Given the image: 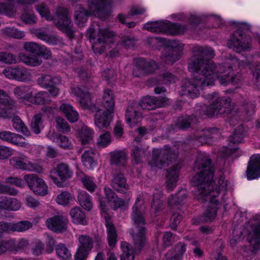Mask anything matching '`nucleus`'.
<instances>
[{"instance_id": "f257e3e1", "label": "nucleus", "mask_w": 260, "mask_h": 260, "mask_svg": "<svg viewBox=\"0 0 260 260\" xmlns=\"http://www.w3.org/2000/svg\"><path fill=\"white\" fill-rule=\"evenodd\" d=\"M214 51L208 47L195 46L192 48L188 68L191 73H196L191 78H184L181 81L180 94L191 99L197 97L200 89L214 84V68L213 61Z\"/></svg>"}, {"instance_id": "f03ea898", "label": "nucleus", "mask_w": 260, "mask_h": 260, "mask_svg": "<svg viewBox=\"0 0 260 260\" xmlns=\"http://www.w3.org/2000/svg\"><path fill=\"white\" fill-rule=\"evenodd\" d=\"M140 199L138 198L133 207L132 218L134 227L129 230V234L133 240L134 249L129 243L122 242L121 247L123 253L120 255V260H134L135 255L139 254L146 242V219L144 217L142 206L139 204Z\"/></svg>"}, {"instance_id": "7ed1b4c3", "label": "nucleus", "mask_w": 260, "mask_h": 260, "mask_svg": "<svg viewBox=\"0 0 260 260\" xmlns=\"http://www.w3.org/2000/svg\"><path fill=\"white\" fill-rule=\"evenodd\" d=\"M194 171L198 172L192 178V185L198 190L216 189L213 181L214 169L211 165V160L206 154L198 153L193 166Z\"/></svg>"}, {"instance_id": "20e7f679", "label": "nucleus", "mask_w": 260, "mask_h": 260, "mask_svg": "<svg viewBox=\"0 0 260 260\" xmlns=\"http://www.w3.org/2000/svg\"><path fill=\"white\" fill-rule=\"evenodd\" d=\"M114 34L107 29L100 28L97 33L93 28H89L86 37L92 43L93 52L96 55L102 54L106 49L107 45L113 44Z\"/></svg>"}, {"instance_id": "39448f33", "label": "nucleus", "mask_w": 260, "mask_h": 260, "mask_svg": "<svg viewBox=\"0 0 260 260\" xmlns=\"http://www.w3.org/2000/svg\"><path fill=\"white\" fill-rule=\"evenodd\" d=\"M249 28L247 24L241 23L228 41L227 45L229 48L237 53L250 51L252 48L251 39L246 34Z\"/></svg>"}, {"instance_id": "423d86ee", "label": "nucleus", "mask_w": 260, "mask_h": 260, "mask_svg": "<svg viewBox=\"0 0 260 260\" xmlns=\"http://www.w3.org/2000/svg\"><path fill=\"white\" fill-rule=\"evenodd\" d=\"M197 194L199 196L198 200L202 203L209 201V205L200 217V220L202 222L212 221L215 218L218 210L219 201L215 198V196L218 194V192L216 190L214 191V189H208L203 190V192L198 190Z\"/></svg>"}, {"instance_id": "0eeeda50", "label": "nucleus", "mask_w": 260, "mask_h": 260, "mask_svg": "<svg viewBox=\"0 0 260 260\" xmlns=\"http://www.w3.org/2000/svg\"><path fill=\"white\" fill-rule=\"evenodd\" d=\"M144 28L152 32L168 33L172 35L181 34L186 29L184 25L177 23H171L167 20L148 22L144 26Z\"/></svg>"}, {"instance_id": "6e6552de", "label": "nucleus", "mask_w": 260, "mask_h": 260, "mask_svg": "<svg viewBox=\"0 0 260 260\" xmlns=\"http://www.w3.org/2000/svg\"><path fill=\"white\" fill-rule=\"evenodd\" d=\"M57 19L54 20L55 25L70 40L75 38V30L71 19L68 17L67 9L59 7L56 10Z\"/></svg>"}, {"instance_id": "1a4fd4ad", "label": "nucleus", "mask_w": 260, "mask_h": 260, "mask_svg": "<svg viewBox=\"0 0 260 260\" xmlns=\"http://www.w3.org/2000/svg\"><path fill=\"white\" fill-rule=\"evenodd\" d=\"M177 155L178 153L173 149L166 145L164 149L161 150L153 149L150 163L152 165L161 169L175 160Z\"/></svg>"}, {"instance_id": "9d476101", "label": "nucleus", "mask_w": 260, "mask_h": 260, "mask_svg": "<svg viewBox=\"0 0 260 260\" xmlns=\"http://www.w3.org/2000/svg\"><path fill=\"white\" fill-rule=\"evenodd\" d=\"M233 63L231 62V60L220 64L218 67H216L213 62V67L215 69L214 81L215 78H217L220 84L226 85L229 83H236L239 79L237 78V76H233Z\"/></svg>"}, {"instance_id": "9b49d317", "label": "nucleus", "mask_w": 260, "mask_h": 260, "mask_svg": "<svg viewBox=\"0 0 260 260\" xmlns=\"http://www.w3.org/2000/svg\"><path fill=\"white\" fill-rule=\"evenodd\" d=\"M73 172L68 165L64 163L59 164L56 169L51 171L49 177L59 187L64 186V182L71 178Z\"/></svg>"}, {"instance_id": "f8f14e48", "label": "nucleus", "mask_w": 260, "mask_h": 260, "mask_svg": "<svg viewBox=\"0 0 260 260\" xmlns=\"http://www.w3.org/2000/svg\"><path fill=\"white\" fill-rule=\"evenodd\" d=\"M23 179L29 189L37 195L44 196L48 194V187L45 181L36 174L24 175Z\"/></svg>"}, {"instance_id": "ddd939ff", "label": "nucleus", "mask_w": 260, "mask_h": 260, "mask_svg": "<svg viewBox=\"0 0 260 260\" xmlns=\"http://www.w3.org/2000/svg\"><path fill=\"white\" fill-rule=\"evenodd\" d=\"M207 99L212 101V103L216 108L217 112L220 114H230L232 112L231 105V99L228 97H219L217 93H212L203 95Z\"/></svg>"}, {"instance_id": "4468645a", "label": "nucleus", "mask_w": 260, "mask_h": 260, "mask_svg": "<svg viewBox=\"0 0 260 260\" xmlns=\"http://www.w3.org/2000/svg\"><path fill=\"white\" fill-rule=\"evenodd\" d=\"M37 83L41 87L49 88V92L53 96H57L59 91V89L56 87L60 83V78L57 77H52L49 75L42 74L37 79Z\"/></svg>"}, {"instance_id": "2eb2a0df", "label": "nucleus", "mask_w": 260, "mask_h": 260, "mask_svg": "<svg viewBox=\"0 0 260 260\" xmlns=\"http://www.w3.org/2000/svg\"><path fill=\"white\" fill-rule=\"evenodd\" d=\"M72 92L78 98V101L81 107L83 109H88L95 111L98 110V107L92 103L89 92L80 87H73L71 88Z\"/></svg>"}, {"instance_id": "dca6fc26", "label": "nucleus", "mask_w": 260, "mask_h": 260, "mask_svg": "<svg viewBox=\"0 0 260 260\" xmlns=\"http://www.w3.org/2000/svg\"><path fill=\"white\" fill-rule=\"evenodd\" d=\"M112 0H87L90 11L96 12L101 19H105L110 13V6Z\"/></svg>"}, {"instance_id": "f3484780", "label": "nucleus", "mask_w": 260, "mask_h": 260, "mask_svg": "<svg viewBox=\"0 0 260 260\" xmlns=\"http://www.w3.org/2000/svg\"><path fill=\"white\" fill-rule=\"evenodd\" d=\"M78 240L79 245L75 255V260H86L93 247V241L89 236L84 235L80 236Z\"/></svg>"}, {"instance_id": "a211bd4d", "label": "nucleus", "mask_w": 260, "mask_h": 260, "mask_svg": "<svg viewBox=\"0 0 260 260\" xmlns=\"http://www.w3.org/2000/svg\"><path fill=\"white\" fill-rule=\"evenodd\" d=\"M169 99L166 96H148L143 98L138 104L142 109L151 110L165 107Z\"/></svg>"}, {"instance_id": "6ab92c4d", "label": "nucleus", "mask_w": 260, "mask_h": 260, "mask_svg": "<svg viewBox=\"0 0 260 260\" xmlns=\"http://www.w3.org/2000/svg\"><path fill=\"white\" fill-rule=\"evenodd\" d=\"M69 220L67 217L57 215L48 218L46 221L47 226L55 233H62L68 229Z\"/></svg>"}, {"instance_id": "aec40b11", "label": "nucleus", "mask_w": 260, "mask_h": 260, "mask_svg": "<svg viewBox=\"0 0 260 260\" xmlns=\"http://www.w3.org/2000/svg\"><path fill=\"white\" fill-rule=\"evenodd\" d=\"M3 74L9 79L19 81H26L30 77V73L23 67L7 68L3 70Z\"/></svg>"}, {"instance_id": "412c9836", "label": "nucleus", "mask_w": 260, "mask_h": 260, "mask_svg": "<svg viewBox=\"0 0 260 260\" xmlns=\"http://www.w3.org/2000/svg\"><path fill=\"white\" fill-rule=\"evenodd\" d=\"M28 245V241L25 239L20 240L17 244L13 239L2 240L0 241V255L7 251H18Z\"/></svg>"}, {"instance_id": "4be33fe9", "label": "nucleus", "mask_w": 260, "mask_h": 260, "mask_svg": "<svg viewBox=\"0 0 260 260\" xmlns=\"http://www.w3.org/2000/svg\"><path fill=\"white\" fill-rule=\"evenodd\" d=\"M253 218L254 221L251 225V232L249 236V242L256 250L260 244V215H256Z\"/></svg>"}, {"instance_id": "5701e85b", "label": "nucleus", "mask_w": 260, "mask_h": 260, "mask_svg": "<svg viewBox=\"0 0 260 260\" xmlns=\"http://www.w3.org/2000/svg\"><path fill=\"white\" fill-rule=\"evenodd\" d=\"M92 112H95L94 122L99 128H107L110 125L112 119L111 116L112 113H109V112L102 109L98 107L96 111Z\"/></svg>"}, {"instance_id": "b1692460", "label": "nucleus", "mask_w": 260, "mask_h": 260, "mask_svg": "<svg viewBox=\"0 0 260 260\" xmlns=\"http://www.w3.org/2000/svg\"><path fill=\"white\" fill-rule=\"evenodd\" d=\"M110 185L114 190L122 193H125L129 189L126 178L121 173L113 174Z\"/></svg>"}, {"instance_id": "393cba45", "label": "nucleus", "mask_w": 260, "mask_h": 260, "mask_svg": "<svg viewBox=\"0 0 260 260\" xmlns=\"http://www.w3.org/2000/svg\"><path fill=\"white\" fill-rule=\"evenodd\" d=\"M246 174L247 179H254L260 177V155H252L248 162Z\"/></svg>"}, {"instance_id": "a878e982", "label": "nucleus", "mask_w": 260, "mask_h": 260, "mask_svg": "<svg viewBox=\"0 0 260 260\" xmlns=\"http://www.w3.org/2000/svg\"><path fill=\"white\" fill-rule=\"evenodd\" d=\"M197 120V117L193 115H183L179 117L175 121V124L171 127L173 129L177 128L184 131L189 128L191 124L195 123Z\"/></svg>"}, {"instance_id": "bb28decb", "label": "nucleus", "mask_w": 260, "mask_h": 260, "mask_svg": "<svg viewBox=\"0 0 260 260\" xmlns=\"http://www.w3.org/2000/svg\"><path fill=\"white\" fill-rule=\"evenodd\" d=\"M136 65L138 69H141L145 74H151L157 68V63L154 60L144 58L136 59Z\"/></svg>"}, {"instance_id": "cd10ccee", "label": "nucleus", "mask_w": 260, "mask_h": 260, "mask_svg": "<svg viewBox=\"0 0 260 260\" xmlns=\"http://www.w3.org/2000/svg\"><path fill=\"white\" fill-rule=\"evenodd\" d=\"M139 108L140 107L137 103H132L128 106L125 114V118L127 123L131 125L132 120L134 123H136L138 119L142 118V114L138 110Z\"/></svg>"}, {"instance_id": "c85d7f7f", "label": "nucleus", "mask_w": 260, "mask_h": 260, "mask_svg": "<svg viewBox=\"0 0 260 260\" xmlns=\"http://www.w3.org/2000/svg\"><path fill=\"white\" fill-rule=\"evenodd\" d=\"M13 161L14 166L17 169L37 172H40L42 170V168L40 166L36 164H27L21 157H15L13 159Z\"/></svg>"}, {"instance_id": "c756f323", "label": "nucleus", "mask_w": 260, "mask_h": 260, "mask_svg": "<svg viewBox=\"0 0 260 260\" xmlns=\"http://www.w3.org/2000/svg\"><path fill=\"white\" fill-rule=\"evenodd\" d=\"M104 191L107 201L109 203H113L114 210H116L118 208L124 205V201L119 198L111 188L105 187L104 188Z\"/></svg>"}, {"instance_id": "7c9ffc66", "label": "nucleus", "mask_w": 260, "mask_h": 260, "mask_svg": "<svg viewBox=\"0 0 260 260\" xmlns=\"http://www.w3.org/2000/svg\"><path fill=\"white\" fill-rule=\"evenodd\" d=\"M107 228V240L109 246L113 248L117 242V234L115 225L110 220H106L105 223Z\"/></svg>"}, {"instance_id": "2f4dec72", "label": "nucleus", "mask_w": 260, "mask_h": 260, "mask_svg": "<svg viewBox=\"0 0 260 260\" xmlns=\"http://www.w3.org/2000/svg\"><path fill=\"white\" fill-rule=\"evenodd\" d=\"M220 134L219 129L216 127H209L204 129L202 133L197 136L199 142L202 144H208L211 142L215 135Z\"/></svg>"}, {"instance_id": "473e14b6", "label": "nucleus", "mask_w": 260, "mask_h": 260, "mask_svg": "<svg viewBox=\"0 0 260 260\" xmlns=\"http://www.w3.org/2000/svg\"><path fill=\"white\" fill-rule=\"evenodd\" d=\"M102 105L106 111L109 113H113L114 109V101L112 91L106 89L104 93Z\"/></svg>"}, {"instance_id": "72a5a7b5", "label": "nucleus", "mask_w": 260, "mask_h": 260, "mask_svg": "<svg viewBox=\"0 0 260 260\" xmlns=\"http://www.w3.org/2000/svg\"><path fill=\"white\" fill-rule=\"evenodd\" d=\"M15 103L0 104V118L10 119L16 113Z\"/></svg>"}, {"instance_id": "f704fd0d", "label": "nucleus", "mask_w": 260, "mask_h": 260, "mask_svg": "<svg viewBox=\"0 0 260 260\" xmlns=\"http://www.w3.org/2000/svg\"><path fill=\"white\" fill-rule=\"evenodd\" d=\"M70 214L72 221L77 224L86 225L87 221L85 219V215L80 207L72 208L70 212Z\"/></svg>"}, {"instance_id": "c9c22d12", "label": "nucleus", "mask_w": 260, "mask_h": 260, "mask_svg": "<svg viewBox=\"0 0 260 260\" xmlns=\"http://www.w3.org/2000/svg\"><path fill=\"white\" fill-rule=\"evenodd\" d=\"M59 109L70 122L74 123L78 120V113L73 109V107L70 105L62 104L60 105Z\"/></svg>"}, {"instance_id": "e433bc0d", "label": "nucleus", "mask_w": 260, "mask_h": 260, "mask_svg": "<svg viewBox=\"0 0 260 260\" xmlns=\"http://www.w3.org/2000/svg\"><path fill=\"white\" fill-rule=\"evenodd\" d=\"M112 164L124 166L126 163L127 155L122 150H117L110 153Z\"/></svg>"}, {"instance_id": "4c0bfd02", "label": "nucleus", "mask_w": 260, "mask_h": 260, "mask_svg": "<svg viewBox=\"0 0 260 260\" xmlns=\"http://www.w3.org/2000/svg\"><path fill=\"white\" fill-rule=\"evenodd\" d=\"M179 168L177 166H173L169 171H168L167 183V187L169 190H172L176 185L178 178V173Z\"/></svg>"}, {"instance_id": "58836bf2", "label": "nucleus", "mask_w": 260, "mask_h": 260, "mask_svg": "<svg viewBox=\"0 0 260 260\" xmlns=\"http://www.w3.org/2000/svg\"><path fill=\"white\" fill-rule=\"evenodd\" d=\"M90 15V13L81 5H76L75 7L74 16L78 23L85 22Z\"/></svg>"}, {"instance_id": "ea45409f", "label": "nucleus", "mask_w": 260, "mask_h": 260, "mask_svg": "<svg viewBox=\"0 0 260 260\" xmlns=\"http://www.w3.org/2000/svg\"><path fill=\"white\" fill-rule=\"evenodd\" d=\"M19 58L22 62L29 66H38L42 63V59L39 56L34 55H26L21 53L19 55Z\"/></svg>"}, {"instance_id": "a19ab883", "label": "nucleus", "mask_w": 260, "mask_h": 260, "mask_svg": "<svg viewBox=\"0 0 260 260\" xmlns=\"http://www.w3.org/2000/svg\"><path fill=\"white\" fill-rule=\"evenodd\" d=\"M161 57L164 62L171 64L179 59V55L174 53L173 49L170 47H165Z\"/></svg>"}, {"instance_id": "79ce46f5", "label": "nucleus", "mask_w": 260, "mask_h": 260, "mask_svg": "<svg viewBox=\"0 0 260 260\" xmlns=\"http://www.w3.org/2000/svg\"><path fill=\"white\" fill-rule=\"evenodd\" d=\"M198 112L201 117H204V116L212 117L214 115L219 114L212 103L209 105H204L201 106L200 109H198Z\"/></svg>"}, {"instance_id": "37998d69", "label": "nucleus", "mask_w": 260, "mask_h": 260, "mask_svg": "<svg viewBox=\"0 0 260 260\" xmlns=\"http://www.w3.org/2000/svg\"><path fill=\"white\" fill-rule=\"evenodd\" d=\"M78 200L80 205L85 210L90 211L92 208V203L91 201L90 197L86 192L82 191L78 195Z\"/></svg>"}, {"instance_id": "c03bdc74", "label": "nucleus", "mask_w": 260, "mask_h": 260, "mask_svg": "<svg viewBox=\"0 0 260 260\" xmlns=\"http://www.w3.org/2000/svg\"><path fill=\"white\" fill-rule=\"evenodd\" d=\"M244 138L243 128L240 125L237 127L234 131L233 135L229 137V145L231 144H236L242 142Z\"/></svg>"}, {"instance_id": "a18cd8bd", "label": "nucleus", "mask_w": 260, "mask_h": 260, "mask_svg": "<svg viewBox=\"0 0 260 260\" xmlns=\"http://www.w3.org/2000/svg\"><path fill=\"white\" fill-rule=\"evenodd\" d=\"M55 249L57 255L62 260H68L71 257L69 249L64 244L59 243L55 246Z\"/></svg>"}, {"instance_id": "49530a36", "label": "nucleus", "mask_w": 260, "mask_h": 260, "mask_svg": "<svg viewBox=\"0 0 260 260\" xmlns=\"http://www.w3.org/2000/svg\"><path fill=\"white\" fill-rule=\"evenodd\" d=\"M13 127L18 132L26 136L30 135V132L24 125V123L18 116H14L12 120Z\"/></svg>"}, {"instance_id": "de8ad7c7", "label": "nucleus", "mask_w": 260, "mask_h": 260, "mask_svg": "<svg viewBox=\"0 0 260 260\" xmlns=\"http://www.w3.org/2000/svg\"><path fill=\"white\" fill-rule=\"evenodd\" d=\"M31 127L33 132L36 134L41 133V130L44 128L41 114H36L32 117Z\"/></svg>"}, {"instance_id": "09e8293b", "label": "nucleus", "mask_w": 260, "mask_h": 260, "mask_svg": "<svg viewBox=\"0 0 260 260\" xmlns=\"http://www.w3.org/2000/svg\"><path fill=\"white\" fill-rule=\"evenodd\" d=\"M82 161L83 165L87 169H91L96 165L93 159V154L89 151H86L81 156Z\"/></svg>"}, {"instance_id": "8fccbe9b", "label": "nucleus", "mask_w": 260, "mask_h": 260, "mask_svg": "<svg viewBox=\"0 0 260 260\" xmlns=\"http://www.w3.org/2000/svg\"><path fill=\"white\" fill-rule=\"evenodd\" d=\"M32 224L29 221L22 220L11 224V231L22 232L31 228Z\"/></svg>"}, {"instance_id": "3c124183", "label": "nucleus", "mask_w": 260, "mask_h": 260, "mask_svg": "<svg viewBox=\"0 0 260 260\" xmlns=\"http://www.w3.org/2000/svg\"><path fill=\"white\" fill-rule=\"evenodd\" d=\"M47 95L46 92H39L34 96L31 94L28 102L36 105H44L46 102Z\"/></svg>"}, {"instance_id": "603ef678", "label": "nucleus", "mask_w": 260, "mask_h": 260, "mask_svg": "<svg viewBox=\"0 0 260 260\" xmlns=\"http://www.w3.org/2000/svg\"><path fill=\"white\" fill-rule=\"evenodd\" d=\"M80 141L82 145L89 144L93 138L91 129L86 127L82 128L80 133Z\"/></svg>"}, {"instance_id": "864d4df0", "label": "nucleus", "mask_w": 260, "mask_h": 260, "mask_svg": "<svg viewBox=\"0 0 260 260\" xmlns=\"http://www.w3.org/2000/svg\"><path fill=\"white\" fill-rule=\"evenodd\" d=\"M0 62L11 64L16 63V57L15 55L6 51L0 52Z\"/></svg>"}, {"instance_id": "5fc2aeb1", "label": "nucleus", "mask_w": 260, "mask_h": 260, "mask_svg": "<svg viewBox=\"0 0 260 260\" xmlns=\"http://www.w3.org/2000/svg\"><path fill=\"white\" fill-rule=\"evenodd\" d=\"M54 141L62 148L71 149L72 145L69 142L68 137L61 134H57L54 137Z\"/></svg>"}, {"instance_id": "6e6d98bb", "label": "nucleus", "mask_w": 260, "mask_h": 260, "mask_svg": "<svg viewBox=\"0 0 260 260\" xmlns=\"http://www.w3.org/2000/svg\"><path fill=\"white\" fill-rule=\"evenodd\" d=\"M186 250L185 244L182 242H179L175 246V254L170 260H180L183 254Z\"/></svg>"}, {"instance_id": "4d7b16f0", "label": "nucleus", "mask_w": 260, "mask_h": 260, "mask_svg": "<svg viewBox=\"0 0 260 260\" xmlns=\"http://www.w3.org/2000/svg\"><path fill=\"white\" fill-rule=\"evenodd\" d=\"M72 196L70 193L68 191H63L57 196L56 201L59 204L66 206L72 201Z\"/></svg>"}, {"instance_id": "13d9d810", "label": "nucleus", "mask_w": 260, "mask_h": 260, "mask_svg": "<svg viewBox=\"0 0 260 260\" xmlns=\"http://www.w3.org/2000/svg\"><path fill=\"white\" fill-rule=\"evenodd\" d=\"M56 128L60 132H69L71 130L69 123L65 119L61 117H57L55 118Z\"/></svg>"}, {"instance_id": "bf43d9fd", "label": "nucleus", "mask_w": 260, "mask_h": 260, "mask_svg": "<svg viewBox=\"0 0 260 260\" xmlns=\"http://www.w3.org/2000/svg\"><path fill=\"white\" fill-rule=\"evenodd\" d=\"M111 141V135L109 132H106L102 134L98 142V145L99 147L104 148L107 146Z\"/></svg>"}, {"instance_id": "052dcab7", "label": "nucleus", "mask_w": 260, "mask_h": 260, "mask_svg": "<svg viewBox=\"0 0 260 260\" xmlns=\"http://www.w3.org/2000/svg\"><path fill=\"white\" fill-rule=\"evenodd\" d=\"M176 235L171 232L164 233L163 236V246L164 247H168L172 245L175 241Z\"/></svg>"}, {"instance_id": "680f3d73", "label": "nucleus", "mask_w": 260, "mask_h": 260, "mask_svg": "<svg viewBox=\"0 0 260 260\" xmlns=\"http://www.w3.org/2000/svg\"><path fill=\"white\" fill-rule=\"evenodd\" d=\"M183 217L182 215L179 213H174L170 218V226L171 228L176 231L178 226L180 224L181 221L182 220Z\"/></svg>"}, {"instance_id": "e2e57ef3", "label": "nucleus", "mask_w": 260, "mask_h": 260, "mask_svg": "<svg viewBox=\"0 0 260 260\" xmlns=\"http://www.w3.org/2000/svg\"><path fill=\"white\" fill-rule=\"evenodd\" d=\"M132 155L136 164H140L142 162V157L144 155V152L142 148L138 146H135L132 149Z\"/></svg>"}, {"instance_id": "0e129e2a", "label": "nucleus", "mask_w": 260, "mask_h": 260, "mask_svg": "<svg viewBox=\"0 0 260 260\" xmlns=\"http://www.w3.org/2000/svg\"><path fill=\"white\" fill-rule=\"evenodd\" d=\"M81 180L84 186L89 191L92 192L94 191L96 185L91 177L86 176L82 178Z\"/></svg>"}, {"instance_id": "69168bd1", "label": "nucleus", "mask_w": 260, "mask_h": 260, "mask_svg": "<svg viewBox=\"0 0 260 260\" xmlns=\"http://www.w3.org/2000/svg\"><path fill=\"white\" fill-rule=\"evenodd\" d=\"M10 143L21 147H24L27 144L22 136L15 133H13Z\"/></svg>"}, {"instance_id": "338daca9", "label": "nucleus", "mask_w": 260, "mask_h": 260, "mask_svg": "<svg viewBox=\"0 0 260 260\" xmlns=\"http://www.w3.org/2000/svg\"><path fill=\"white\" fill-rule=\"evenodd\" d=\"M41 45L35 42H26L24 45V49L29 52L38 55L40 52Z\"/></svg>"}, {"instance_id": "774afa93", "label": "nucleus", "mask_w": 260, "mask_h": 260, "mask_svg": "<svg viewBox=\"0 0 260 260\" xmlns=\"http://www.w3.org/2000/svg\"><path fill=\"white\" fill-rule=\"evenodd\" d=\"M252 74L255 85L260 87V63L255 66L252 70Z\"/></svg>"}]
</instances>
